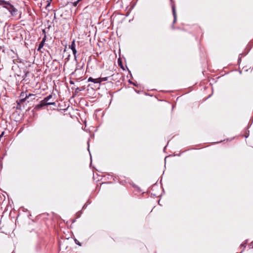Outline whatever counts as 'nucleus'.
I'll return each instance as SVG.
<instances>
[{
  "label": "nucleus",
  "instance_id": "1",
  "mask_svg": "<svg viewBox=\"0 0 253 253\" xmlns=\"http://www.w3.org/2000/svg\"><path fill=\"white\" fill-rule=\"evenodd\" d=\"M0 5H2L11 14L12 16H16L17 14V9L11 4L9 1L4 0H0Z\"/></svg>",
  "mask_w": 253,
  "mask_h": 253
},
{
  "label": "nucleus",
  "instance_id": "2",
  "mask_svg": "<svg viewBox=\"0 0 253 253\" xmlns=\"http://www.w3.org/2000/svg\"><path fill=\"white\" fill-rule=\"evenodd\" d=\"M50 105H55V102H47L45 100V99H43V100H42V101H40V104L37 105V107H43L45 106Z\"/></svg>",
  "mask_w": 253,
  "mask_h": 253
},
{
  "label": "nucleus",
  "instance_id": "3",
  "mask_svg": "<svg viewBox=\"0 0 253 253\" xmlns=\"http://www.w3.org/2000/svg\"><path fill=\"white\" fill-rule=\"evenodd\" d=\"M69 47L72 50L74 56V58L76 60H77V56H76L77 50L76 49L75 41L74 40L72 41L71 44L69 45Z\"/></svg>",
  "mask_w": 253,
  "mask_h": 253
},
{
  "label": "nucleus",
  "instance_id": "4",
  "mask_svg": "<svg viewBox=\"0 0 253 253\" xmlns=\"http://www.w3.org/2000/svg\"><path fill=\"white\" fill-rule=\"evenodd\" d=\"M34 95L31 93H29L28 95H26L25 97H23L21 99H20L18 101H17V108H19V106H20V104L23 103L27 98H28L31 96H33Z\"/></svg>",
  "mask_w": 253,
  "mask_h": 253
},
{
  "label": "nucleus",
  "instance_id": "5",
  "mask_svg": "<svg viewBox=\"0 0 253 253\" xmlns=\"http://www.w3.org/2000/svg\"><path fill=\"white\" fill-rule=\"evenodd\" d=\"M172 14L173 16V23H174L176 21V9L175 6L174 5H172Z\"/></svg>",
  "mask_w": 253,
  "mask_h": 253
},
{
  "label": "nucleus",
  "instance_id": "6",
  "mask_svg": "<svg viewBox=\"0 0 253 253\" xmlns=\"http://www.w3.org/2000/svg\"><path fill=\"white\" fill-rule=\"evenodd\" d=\"M45 40H46V36L45 35L44 38L42 39V42L39 44V47H38V50H40L42 48V47L43 46L44 43L45 42Z\"/></svg>",
  "mask_w": 253,
  "mask_h": 253
},
{
  "label": "nucleus",
  "instance_id": "7",
  "mask_svg": "<svg viewBox=\"0 0 253 253\" xmlns=\"http://www.w3.org/2000/svg\"><path fill=\"white\" fill-rule=\"evenodd\" d=\"M88 82H91L95 84L99 83V81H98V79H93L92 77H89L88 79Z\"/></svg>",
  "mask_w": 253,
  "mask_h": 253
},
{
  "label": "nucleus",
  "instance_id": "8",
  "mask_svg": "<svg viewBox=\"0 0 253 253\" xmlns=\"http://www.w3.org/2000/svg\"><path fill=\"white\" fill-rule=\"evenodd\" d=\"M108 77H104V78H98V81H99V84L104 81H106L108 80Z\"/></svg>",
  "mask_w": 253,
  "mask_h": 253
},
{
  "label": "nucleus",
  "instance_id": "9",
  "mask_svg": "<svg viewBox=\"0 0 253 253\" xmlns=\"http://www.w3.org/2000/svg\"><path fill=\"white\" fill-rule=\"evenodd\" d=\"M52 97V94H50L49 95H48L47 96H46V97H45L44 98V99H45V101H46L47 102H48V101Z\"/></svg>",
  "mask_w": 253,
  "mask_h": 253
},
{
  "label": "nucleus",
  "instance_id": "10",
  "mask_svg": "<svg viewBox=\"0 0 253 253\" xmlns=\"http://www.w3.org/2000/svg\"><path fill=\"white\" fill-rule=\"evenodd\" d=\"M246 244V243H245L244 244H242L240 246V247L241 248H243V250L246 247V245L245 244Z\"/></svg>",
  "mask_w": 253,
  "mask_h": 253
},
{
  "label": "nucleus",
  "instance_id": "11",
  "mask_svg": "<svg viewBox=\"0 0 253 253\" xmlns=\"http://www.w3.org/2000/svg\"><path fill=\"white\" fill-rule=\"evenodd\" d=\"M82 89L79 88V87H77L76 89V92H78L79 91H82Z\"/></svg>",
  "mask_w": 253,
  "mask_h": 253
},
{
  "label": "nucleus",
  "instance_id": "12",
  "mask_svg": "<svg viewBox=\"0 0 253 253\" xmlns=\"http://www.w3.org/2000/svg\"><path fill=\"white\" fill-rule=\"evenodd\" d=\"M75 242L77 244L79 245V246H81L80 243L77 239L75 240Z\"/></svg>",
  "mask_w": 253,
  "mask_h": 253
},
{
  "label": "nucleus",
  "instance_id": "13",
  "mask_svg": "<svg viewBox=\"0 0 253 253\" xmlns=\"http://www.w3.org/2000/svg\"><path fill=\"white\" fill-rule=\"evenodd\" d=\"M80 1L79 0H78L77 1H75L74 3V6H76L78 3H79Z\"/></svg>",
  "mask_w": 253,
  "mask_h": 253
},
{
  "label": "nucleus",
  "instance_id": "14",
  "mask_svg": "<svg viewBox=\"0 0 253 253\" xmlns=\"http://www.w3.org/2000/svg\"><path fill=\"white\" fill-rule=\"evenodd\" d=\"M24 93L22 92V93H21V95H20V96H21V97H24Z\"/></svg>",
  "mask_w": 253,
  "mask_h": 253
},
{
  "label": "nucleus",
  "instance_id": "15",
  "mask_svg": "<svg viewBox=\"0 0 253 253\" xmlns=\"http://www.w3.org/2000/svg\"><path fill=\"white\" fill-rule=\"evenodd\" d=\"M78 69H76L75 70V72L72 73V75L74 74H75V72H76L78 71Z\"/></svg>",
  "mask_w": 253,
  "mask_h": 253
},
{
  "label": "nucleus",
  "instance_id": "16",
  "mask_svg": "<svg viewBox=\"0 0 253 253\" xmlns=\"http://www.w3.org/2000/svg\"><path fill=\"white\" fill-rule=\"evenodd\" d=\"M3 133H4V132H2V133L0 135V138H1V137L2 136Z\"/></svg>",
  "mask_w": 253,
  "mask_h": 253
},
{
  "label": "nucleus",
  "instance_id": "17",
  "mask_svg": "<svg viewBox=\"0 0 253 253\" xmlns=\"http://www.w3.org/2000/svg\"><path fill=\"white\" fill-rule=\"evenodd\" d=\"M70 83L71 84H74V83L72 81H70Z\"/></svg>",
  "mask_w": 253,
  "mask_h": 253
},
{
  "label": "nucleus",
  "instance_id": "18",
  "mask_svg": "<svg viewBox=\"0 0 253 253\" xmlns=\"http://www.w3.org/2000/svg\"><path fill=\"white\" fill-rule=\"evenodd\" d=\"M42 32H43V33H44V34H45V30H44V29H43V30H42Z\"/></svg>",
  "mask_w": 253,
  "mask_h": 253
},
{
  "label": "nucleus",
  "instance_id": "19",
  "mask_svg": "<svg viewBox=\"0 0 253 253\" xmlns=\"http://www.w3.org/2000/svg\"><path fill=\"white\" fill-rule=\"evenodd\" d=\"M248 136H249V134H248L247 135H246L245 137L247 138V137H248Z\"/></svg>",
  "mask_w": 253,
  "mask_h": 253
},
{
  "label": "nucleus",
  "instance_id": "20",
  "mask_svg": "<svg viewBox=\"0 0 253 253\" xmlns=\"http://www.w3.org/2000/svg\"><path fill=\"white\" fill-rule=\"evenodd\" d=\"M87 149L88 150H89V145L88 144V148H87Z\"/></svg>",
  "mask_w": 253,
  "mask_h": 253
},
{
  "label": "nucleus",
  "instance_id": "21",
  "mask_svg": "<svg viewBox=\"0 0 253 253\" xmlns=\"http://www.w3.org/2000/svg\"><path fill=\"white\" fill-rule=\"evenodd\" d=\"M240 60H241V58H240L239 59V61H240Z\"/></svg>",
  "mask_w": 253,
  "mask_h": 253
}]
</instances>
